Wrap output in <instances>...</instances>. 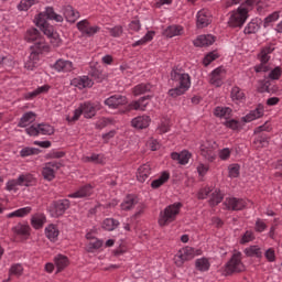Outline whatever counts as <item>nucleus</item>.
I'll use <instances>...</instances> for the list:
<instances>
[{
  "instance_id": "6",
  "label": "nucleus",
  "mask_w": 282,
  "mask_h": 282,
  "mask_svg": "<svg viewBox=\"0 0 282 282\" xmlns=\"http://www.w3.org/2000/svg\"><path fill=\"white\" fill-rule=\"evenodd\" d=\"M246 270V265L241 262V252H236L232 254L231 259L227 262L225 272L228 276L230 274H239V272H243Z\"/></svg>"
},
{
  "instance_id": "31",
  "label": "nucleus",
  "mask_w": 282,
  "mask_h": 282,
  "mask_svg": "<svg viewBox=\"0 0 282 282\" xmlns=\"http://www.w3.org/2000/svg\"><path fill=\"white\" fill-rule=\"evenodd\" d=\"M195 268L198 272H208L210 270V261L207 258H200L195 261Z\"/></svg>"
},
{
  "instance_id": "43",
  "label": "nucleus",
  "mask_w": 282,
  "mask_h": 282,
  "mask_svg": "<svg viewBox=\"0 0 282 282\" xmlns=\"http://www.w3.org/2000/svg\"><path fill=\"white\" fill-rule=\"evenodd\" d=\"M39 153H41V150L39 148L26 147L20 151V156L30 158V155H39Z\"/></svg>"
},
{
  "instance_id": "21",
  "label": "nucleus",
  "mask_w": 282,
  "mask_h": 282,
  "mask_svg": "<svg viewBox=\"0 0 282 282\" xmlns=\"http://www.w3.org/2000/svg\"><path fill=\"white\" fill-rule=\"evenodd\" d=\"M34 120H36V113H34L33 111H29L25 112L19 123L18 127H20L21 129H25V127H28L29 124H32V122H34Z\"/></svg>"
},
{
  "instance_id": "19",
  "label": "nucleus",
  "mask_w": 282,
  "mask_h": 282,
  "mask_svg": "<svg viewBox=\"0 0 282 282\" xmlns=\"http://www.w3.org/2000/svg\"><path fill=\"white\" fill-rule=\"evenodd\" d=\"M64 17L68 23H76V20L80 19V13L74 10V7L66 6L64 7Z\"/></svg>"
},
{
  "instance_id": "46",
  "label": "nucleus",
  "mask_w": 282,
  "mask_h": 282,
  "mask_svg": "<svg viewBox=\"0 0 282 282\" xmlns=\"http://www.w3.org/2000/svg\"><path fill=\"white\" fill-rule=\"evenodd\" d=\"M9 274L11 276H21L23 274V265H21V263H15L11 265Z\"/></svg>"
},
{
  "instance_id": "39",
  "label": "nucleus",
  "mask_w": 282,
  "mask_h": 282,
  "mask_svg": "<svg viewBox=\"0 0 282 282\" xmlns=\"http://www.w3.org/2000/svg\"><path fill=\"white\" fill-rule=\"evenodd\" d=\"M183 30L181 25H171L166 29L165 33L169 39H173V36H180Z\"/></svg>"
},
{
  "instance_id": "37",
  "label": "nucleus",
  "mask_w": 282,
  "mask_h": 282,
  "mask_svg": "<svg viewBox=\"0 0 282 282\" xmlns=\"http://www.w3.org/2000/svg\"><path fill=\"white\" fill-rule=\"evenodd\" d=\"M46 91H50V86L48 85H44L41 87H37L35 90L28 93L25 95V98L28 100L32 99V98H36V96L41 95V94H46Z\"/></svg>"
},
{
  "instance_id": "52",
  "label": "nucleus",
  "mask_w": 282,
  "mask_h": 282,
  "mask_svg": "<svg viewBox=\"0 0 282 282\" xmlns=\"http://www.w3.org/2000/svg\"><path fill=\"white\" fill-rule=\"evenodd\" d=\"M84 162H93L94 164H102V158L100 154H91L90 156H84Z\"/></svg>"
},
{
  "instance_id": "9",
  "label": "nucleus",
  "mask_w": 282,
  "mask_h": 282,
  "mask_svg": "<svg viewBox=\"0 0 282 282\" xmlns=\"http://www.w3.org/2000/svg\"><path fill=\"white\" fill-rule=\"evenodd\" d=\"M215 149H217V143L212 140H206L200 144V155H203L205 160H208V162H215V158H217Z\"/></svg>"
},
{
  "instance_id": "24",
  "label": "nucleus",
  "mask_w": 282,
  "mask_h": 282,
  "mask_svg": "<svg viewBox=\"0 0 282 282\" xmlns=\"http://www.w3.org/2000/svg\"><path fill=\"white\" fill-rule=\"evenodd\" d=\"M54 261H55V265L57 268V272H63V270H65V268H67V265H69V259L67 258V256L57 254L54 258Z\"/></svg>"
},
{
  "instance_id": "23",
  "label": "nucleus",
  "mask_w": 282,
  "mask_h": 282,
  "mask_svg": "<svg viewBox=\"0 0 282 282\" xmlns=\"http://www.w3.org/2000/svg\"><path fill=\"white\" fill-rule=\"evenodd\" d=\"M12 232L18 237H30V225L19 223L17 226L12 227Z\"/></svg>"
},
{
  "instance_id": "38",
  "label": "nucleus",
  "mask_w": 282,
  "mask_h": 282,
  "mask_svg": "<svg viewBox=\"0 0 282 282\" xmlns=\"http://www.w3.org/2000/svg\"><path fill=\"white\" fill-rule=\"evenodd\" d=\"M245 254L247 257H257V259H261V248H259L258 246H250L245 249Z\"/></svg>"
},
{
  "instance_id": "2",
  "label": "nucleus",
  "mask_w": 282,
  "mask_h": 282,
  "mask_svg": "<svg viewBox=\"0 0 282 282\" xmlns=\"http://www.w3.org/2000/svg\"><path fill=\"white\" fill-rule=\"evenodd\" d=\"M56 15V12H54V8L47 7L45 10V13H40L37 15L35 25L36 28H40V30L45 34L46 36H54V28L47 23L46 19H50L51 21Z\"/></svg>"
},
{
  "instance_id": "1",
  "label": "nucleus",
  "mask_w": 282,
  "mask_h": 282,
  "mask_svg": "<svg viewBox=\"0 0 282 282\" xmlns=\"http://www.w3.org/2000/svg\"><path fill=\"white\" fill-rule=\"evenodd\" d=\"M171 80L178 83V87L169 90V96L171 98H177L178 96H184L186 91L191 88V76L186 73H181L180 69L173 68L171 72Z\"/></svg>"
},
{
  "instance_id": "11",
  "label": "nucleus",
  "mask_w": 282,
  "mask_h": 282,
  "mask_svg": "<svg viewBox=\"0 0 282 282\" xmlns=\"http://www.w3.org/2000/svg\"><path fill=\"white\" fill-rule=\"evenodd\" d=\"M77 30L86 34V36H94V34H98L100 32L99 26H89V21L82 20L77 23Z\"/></svg>"
},
{
  "instance_id": "59",
  "label": "nucleus",
  "mask_w": 282,
  "mask_h": 282,
  "mask_svg": "<svg viewBox=\"0 0 282 282\" xmlns=\"http://www.w3.org/2000/svg\"><path fill=\"white\" fill-rule=\"evenodd\" d=\"M80 116H83V109L79 107V108L75 109L74 116L67 117L66 120H67V122H76L79 120Z\"/></svg>"
},
{
  "instance_id": "15",
  "label": "nucleus",
  "mask_w": 282,
  "mask_h": 282,
  "mask_svg": "<svg viewBox=\"0 0 282 282\" xmlns=\"http://www.w3.org/2000/svg\"><path fill=\"white\" fill-rule=\"evenodd\" d=\"M213 20L210 19V14L206 10H200L197 13V19H196V25L198 29H204L208 28Z\"/></svg>"
},
{
  "instance_id": "35",
  "label": "nucleus",
  "mask_w": 282,
  "mask_h": 282,
  "mask_svg": "<svg viewBox=\"0 0 282 282\" xmlns=\"http://www.w3.org/2000/svg\"><path fill=\"white\" fill-rule=\"evenodd\" d=\"M120 226V221L113 218H106L102 223L104 230H108L111 232V230H116Z\"/></svg>"
},
{
  "instance_id": "53",
  "label": "nucleus",
  "mask_w": 282,
  "mask_h": 282,
  "mask_svg": "<svg viewBox=\"0 0 282 282\" xmlns=\"http://www.w3.org/2000/svg\"><path fill=\"white\" fill-rule=\"evenodd\" d=\"M270 80H261L260 86L258 87L259 94H270Z\"/></svg>"
},
{
  "instance_id": "63",
  "label": "nucleus",
  "mask_w": 282,
  "mask_h": 282,
  "mask_svg": "<svg viewBox=\"0 0 282 282\" xmlns=\"http://www.w3.org/2000/svg\"><path fill=\"white\" fill-rule=\"evenodd\" d=\"M270 138H268L265 134H261L256 140V144H260V147H268Z\"/></svg>"
},
{
  "instance_id": "8",
  "label": "nucleus",
  "mask_w": 282,
  "mask_h": 282,
  "mask_svg": "<svg viewBox=\"0 0 282 282\" xmlns=\"http://www.w3.org/2000/svg\"><path fill=\"white\" fill-rule=\"evenodd\" d=\"M34 176L32 174H22L17 180H11L7 183V191H14L17 186H32Z\"/></svg>"
},
{
  "instance_id": "20",
  "label": "nucleus",
  "mask_w": 282,
  "mask_h": 282,
  "mask_svg": "<svg viewBox=\"0 0 282 282\" xmlns=\"http://www.w3.org/2000/svg\"><path fill=\"white\" fill-rule=\"evenodd\" d=\"M151 123V117L149 116H140L132 119L131 124L134 129H147Z\"/></svg>"
},
{
  "instance_id": "13",
  "label": "nucleus",
  "mask_w": 282,
  "mask_h": 282,
  "mask_svg": "<svg viewBox=\"0 0 282 282\" xmlns=\"http://www.w3.org/2000/svg\"><path fill=\"white\" fill-rule=\"evenodd\" d=\"M227 210H243L246 206V200L241 198H226L224 202Z\"/></svg>"
},
{
  "instance_id": "18",
  "label": "nucleus",
  "mask_w": 282,
  "mask_h": 282,
  "mask_svg": "<svg viewBox=\"0 0 282 282\" xmlns=\"http://www.w3.org/2000/svg\"><path fill=\"white\" fill-rule=\"evenodd\" d=\"M43 50H45V43H43V41H37L34 46L31 47L29 61H34L35 63H39V56L40 54H43Z\"/></svg>"
},
{
  "instance_id": "5",
  "label": "nucleus",
  "mask_w": 282,
  "mask_h": 282,
  "mask_svg": "<svg viewBox=\"0 0 282 282\" xmlns=\"http://www.w3.org/2000/svg\"><path fill=\"white\" fill-rule=\"evenodd\" d=\"M248 21V9L239 7L236 11H232L228 21L229 28H243V24Z\"/></svg>"
},
{
  "instance_id": "30",
  "label": "nucleus",
  "mask_w": 282,
  "mask_h": 282,
  "mask_svg": "<svg viewBox=\"0 0 282 282\" xmlns=\"http://www.w3.org/2000/svg\"><path fill=\"white\" fill-rule=\"evenodd\" d=\"M79 107L85 118H94V116H96V107H94L90 102H86Z\"/></svg>"
},
{
  "instance_id": "22",
  "label": "nucleus",
  "mask_w": 282,
  "mask_h": 282,
  "mask_svg": "<svg viewBox=\"0 0 282 282\" xmlns=\"http://www.w3.org/2000/svg\"><path fill=\"white\" fill-rule=\"evenodd\" d=\"M54 68L56 72H72V69H74V64L70 61L58 59L54 64Z\"/></svg>"
},
{
  "instance_id": "16",
  "label": "nucleus",
  "mask_w": 282,
  "mask_h": 282,
  "mask_svg": "<svg viewBox=\"0 0 282 282\" xmlns=\"http://www.w3.org/2000/svg\"><path fill=\"white\" fill-rule=\"evenodd\" d=\"M150 175H151V165H149V163H145L138 169L137 180L142 184H144V182H149L151 180Z\"/></svg>"
},
{
  "instance_id": "29",
  "label": "nucleus",
  "mask_w": 282,
  "mask_h": 282,
  "mask_svg": "<svg viewBox=\"0 0 282 282\" xmlns=\"http://www.w3.org/2000/svg\"><path fill=\"white\" fill-rule=\"evenodd\" d=\"M171 178V174L169 172H162L161 176L151 183L152 188H160V186H164L166 182Z\"/></svg>"
},
{
  "instance_id": "60",
  "label": "nucleus",
  "mask_w": 282,
  "mask_h": 282,
  "mask_svg": "<svg viewBox=\"0 0 282 282\" xmlns=\"http://www.w3.org/2000/svg\"><path fill=\"white\" fill-rule=\"evenodd\" d=\"M225 127H227V129H232V131H237V129H239V121L231 119V120H227L224 122Z\"/></svg>"
},
{
  "instance_id": "42",
  "label": "nucleus",
  "mask_w": 282,
  "mask_h": 282,
  "mask_svg": "<svg viewBox=\"0 0 282 282\" xmlns=\"http://www.w3.org/2000/svg\"><path fill=\"white\" fill-rule=\"evenodd\" d=\"M151 84H139L133 88L134 96H142L147 91H151Z\"/></svg>"
},
{
  "instance_id": "58",
  "label": "nucleus",
  "mask_w": 282,
  "mask_h": 282,
  "mask_svg": "<svg viewBox=\"0 0 282 282\" xmlns=\"http://www.w3.org/2000/svg\"><path fill=\"white\" fill-rule=\"evenodd\" d=\"M191 153L188 151H183L180 154V160H178V164H188V161L191 160Z\"/></svg>"
},
{
  "instance_id": "48",
  "label": "nucleus",
  "mask_w": 282,
  "mask_h": 282,
  "mask_svg": "<svg viewBox=\"0 0 282 282\" xmlns=\"http://www.w3.org/2000/svg\"><path fill=\"white\" fill-rule=\"evenodd\" d=\"M274 21H279V11H274L264 19L263 28H269L270 23H274Z\"/></svg>"
},
{
  "instance_id": "4",
  "label": "nucleus",
  "mask_w": 282,
  "mask_h": 282,
  "mask_svg": "<svg viewBox=\"0 0 282 282\" xmlns=\"http://www.w3.org/2000/svg\"><path fill=\"white\" fill-rule=\"evenodd\" d=\"M199 254H202V249L185 247L175 254L174 263L177 268H182L185 261H191L192 259H195V257H199Z\"/></svg>"
},
{
  "instance_id": "44",
  "label": "nucleus",
  "mask_w": 282,
  "mask_h": 282,
  "mask_svg": "<svg viewBox=\"0 0 282 282\" xmlns=\"http://www.w3.org/2000/svg\"><path fill=\"white\" fill-rule=\"evenodd\" d=\"M259 23L254 20H252L251 22H249L247 24V26L245 28L243 33L245 34H257V32H259Z\"/></svg>"
},
{
  "instance_id": "61",
  "label": "nucleus",
  "mask_w": 282,
  "mask_h": 282,
  "mask_svg": "<svg viewBox=\"0 0 282 282\" xmlns=\"http://www.w3.org/2000/svg\"><path fill=\"white\" fill-rule=\"evenodd\" d=\"M264 257H265L267 261H269L270 263L276 261V256H275L274 250L272 248H269L264 252Z\"/></svg>"
},
{
  "instance_id": "17",
  "label": "nucleus",
  "mask_w": 282,
  "mask_h": 282,
  "mask_svg": "<svg viewBox=\"0 0 282 282\" xmlns=\"http://www.w3.org/2000/svg\"><path fill=\"white\" fill-rule=\"evenodd\" d=\"M217 37L215 35H199L195 41L194 45L195 47H208L215 43Z\"/></svg>"
},
{
  "instance_id": "62",
  "label": "nucleus",
  "mask_w": 282,
  "mask_h": 282,
  "mask_svg": "<svg viewBox=\"0 0 282 282\" xmlns=\"http://www.w3.org/2000/svg\"><path fill=\"white\" fill-rule=\"evenodd\" d=\"M48 160H61V158H65V152L63 151H53L47 154Z\"/></svg>"
},
{
  "instance_id": "40",
  "label": "nucleus",
  "mask_w": 282,
  "mask_h": 282,
  "mask_svg": "<svg viewBox=\"0 0 282 282\" xmlns=\"http://www.w3.org/2000/svg\"><path fill=\"white\" fill-rule=\"evenodd\" d=\"M37 129L41 135H54V127L47 123H39Z\"/></svg>"
},
{
  "instance_id": "36",
  "label": "nucleus",
  "mask_w": 282,
  "mask_h": 282,
  "mask_svg": "<svg viewBox=\"0 0 282 282\" xmlns=\"http://www.w3.org/2000/svg\"><path fill=\"white\" fill-rule=\"evenodd\" d=\"M32 213V207L20 208L13 213L7 215L8 219H12V217H25Z\"/></svg>"
},
{
  "instance_id": "32",
  "label": "nucleus",
  "mask_w": 282,
  "mask_h": 282,
  "mask_svg": "<svg viewBox=\"0 0 282 282\" xmlns=\"http://www.w3.org/2000/svg\"><path fill=\"white\" fill-rule=\"evenodd\" d=\"M45 235L47 239H50V241H56L59 235V231H58V228H56V225H53V224L48 225L45 228Z\"/></svg>"
},
{
  "instance_id": "55",
  "label": "nucleus",
  "mask_w": 282,
  "mask_h": 282,
  "mask_svg": "<svg viewBox=\"0 0 282 282\" xmlns=\"http://www.w3.org/2000/svg\"><path fill=\"white\" fill-rule=\"evenodd\" d=\"M241 166L239 164H230L228 167L229 177H239V171Z\"/></svg>"
},
{
  "instance_id": "64",
  "label": "nucleus",
  "mask_w": 282,
  "mask_h": 282,
  "mask_svg": "<svg viewBox=\"0 0 282 282\" xmlns=\"http://www.w3.org/2000/svg\"><path fill=\"white\" fill-rule=\"evenodd\" d=\"M210 195V187L202 188L197 194V199H206Z\"/></svg>"
},
{
  "instance_id": "50",
  "label": "nucleus",
  "mask_w": 282,
  "mask_h": 282,
  "mask_svg": "<svg viewBox=\"0 0 282 282\" xmlns=\"http://www.w3.org/2000/svg\"><path fill=\"white\" fill-rule=\"evenodd\" d=\"M231 98L232 100H243V98H246V94H243L239 87L235 86L231 89Z\"/></svg>"
},
{
  "instance_id": "34",
  "label": "nucleus",
  "mask_w": 282,
  "mask_h": 282,
  "mask_svg": "<svg viewBox=\"0 0 282 282\" xmlns=\"http://www.w3.org/2000/svg\"><path fill=\"white\" fill-rule=\"evenodd\" d=\"M138 204L135 197L128 195L124 200L121 203L122 210H131Z\"/></svg>"
},
{
  "instance_id": "25",
  "label": "nucleus",
  "mask_w": 282,
  "mask_h": 282,
  "mask_svg": "<svg viewBox=\"0 0 282 282\" xmlns=\"http://www.w3.org/2000/svg\"><path fill=\"white\" fill-rule=\"evenodd\" d=\"M145 100H151V96H143L139 100L132 102L130 105L131 109H134L135 111H144V109H147V106L149 105V102H145Z\"/></svg>"
},
{
  "instance_id": "54",
  "label": "nucleus",
  "mask_w": 282,
  "mask_h": 282,
  "mask_svg": "<svg viewBox=\"0 0 282 282\" xmlns=\"http://www.w3.org/2000/svg\"><path fill=\"white\" fill-rule=\"evenodd\" d=\"M122 32H123L122 25H117L109 29V34L110 36H113V39H118L122 36Z\"/></svg>"
},
{
  "instance_id": "12",
  "label": "nucleus",
  "mask_w": 282,
  "mask_h": 282,
  "mask_svg": "<svg viewBox=\"0 0 282 282\" xmlns=\"http://www.w3.org/2000/svg\"><path fill=\"white\" fill-rule=\"evenodd\" d=\"M265 113V107L263 104H259L254 110H251L247 116L242 117V122H252L259 118H263Z\"/></svg>"
},
{
  "instance_id": "26",
  "label": "nucleus",
  "mask_w": 282,
  "mask_h": 282,
  "mask_svg": "<svg viewBox=\"0 0 282 282\" xmlns=\"http://www.w3.org/2000/svg\"><path fill=\"white\" fill-rule=\"evenodd\" d=\"M73 85L75 87H79V89H83L85 87H94V80H91L88 76H84L80 78H75L73 80Z\"/></svg>"
},
{
  "instance_id": "3",
  "label": "nucleus",
  "mask_w": 282,
  "mask_h": 282,
  "mask_svg": "<svg viewBox=\"0 0 282 282\" xmlns=\"http://www.w3.org/2000/svg\"><path fill=\"white\" fill-rule=\"evenodd\" d=\"M182 208V203H174L169 205L163 212L160 213L159 225L161 227L169 226L172 221H175L177 215H180V209Z\"/></svg>"
},
{
  "instance_id": "57",
  "label": "nucleus",
  "mask_w": 282,
  "mask_h": 282,
  "mask_svg": "<svg viewBox=\"0 0 282 282\" xmlns=\"http://www.w3.org/2000/svg\"><path fill=\"white\" fill-rule=\"evenodd\" d=\"M281 74H282V70H281V67H275L273 68L270 73H269V78L271 80H279V78H281Z\"/></svg>"
},
{
  "instance_id": "33",
  "label": "nucleus",
  "mask_w": 282,
  "mask_h": 282,
  "mask_svg": "<svg viewBox=\"0 0 282 282\" xmlns=\"http://www.w3.org/2000/svg\"><path fill=\"white\" fill-rule=\"evenodd\" d=\"M224 202V194H221L220 189H215L212 193V197L209 199V206L215 207L218 206V204H221Z\"/></svg>"
},
{
  "instance_id": "45",
  "label": "nucleus",
  "mask_w": 282,
  "mask_h": 282,
  "mask_svg": "<svg viewBox=\"0 0 282 282\" xmlns=\"http://www.w3.org/2000/svg\"><path fill=\"white\" fill-rule=\"evenodd\" d=\"M39 36H41V32H39V29L32 28L26 31L25 40L29 42L39 41Z\"/></svg>"
},
{
  "instance_id": "7",
  "label": "nucleus",
  "mask_w": 282,
  "mask_h": 282,
  "mask_svg": "<svg viewBox=\"0 0 282 282\" xmlns=\"http://www.w3.org/2000/svg\"><path fill=\"white\" fill-rule=\"evenodd\" d=\"M69 206H72V203L69 199H58L54 200L50 207L48 210L51 213V217H63L65 215L66 210H68Z\"/></svg>"
},
{
  "instance_id": "41",
  "label": "nucleus",
  "mask_w": 282,
  "mask_h": 282,
  "mask_svg": "<svg viewBox=\"0 0 282 282\" xmlns=\"http://www.w3.org/2000/svg\"><path fill=\"white\" fill-rule=\"evenodd\" d=\"M230 113H232V109L228 108V107H216L214 110V116H216V118H226L227 116L229 117Z\"/></svg>"
},
{
  "instance_id": "10",
  "label": "nucleus",
  "mask_w": 282,
  "mask_h": 282,
  "mask_svg": "<svg viewBox=\"0 0 282 282\" xmlns=\"http://www.w3.org/2000/svg\"><path fill=\"white\" fill-rule=\"evenodd\" d=\"M91 195H94V186L86 184L79 187L75 193L69 194L68 197L83 199L85 197H91Z\"/></svg>"
},
{
  "instance_id": "47",
  "label": "nucleus",
  "mask_w": 282,
  "mask_h": 282,
  "mask_svg": "<svg viewBox=\"0 0 282 282\" xmlns=\"http://www.w3.org/2000/svg\"><path fill=\"white\" fill-rule=\"evenodd\" d=\"M42 175L44 180H47V182H52L54 177H56V172L50 167H46V165L42 170Z\"/></svg>"
},
{
  "instance_id": "51",
  "label": "nucleus",
  "mask_w": 282,
  "mask_h": 282,
  "mask_svg": "<svg viewBox=\"0 0 282 282\" xmlns=\"http://www.w3.org/2000/svg\"><path fill=\"white\" fill-rule=\"evenodd\" d=\"M217 58H219V55H217V53L215 52H210L204 57L203 65H205V67H208V65L213 63V61H217Z\"/></svg>"
},
{
  "instance_id": "49",
  "label": "nucleus",
  "mask_w": 282,
  "mask_h": 282,
  "mask_svg": "<svg viewBox=\"0 0 282 282\" xmlns=\"http://www.w3.org/2000/svg\"><path fill=\"white\" fill-rule=\"evenodd\" d=\"M102 248V241L95 238L87 245V252H94V250H100Z\"/></svg>"
},
{
  "instance_id": "14",
  "label": "nucleus",
  "mask_w": 282,
  "mask_h": 282,
  "mask_svg": "<svg viewBox=\"0 0 282 282\" xmlns=\"http://www.w3.org/2000/svg\"><path fill=\"white\" fill-rule=\"evenodd\" d=\"M105 105L110 109H118L122 105H127V97L122 95H115L105 100Z\"/></svg>"
},
{
  "instance_id": "28",
  "label": "nucleus",
  "mask_w": 282,
  "mask_h": 282,
  "mask_svg": "<svg viewBox=\"0 0 282 282\" xmlns=\"http://www.w3.org/2000/svg\"><path fill=\"white\" fill-rule=\"evenodd\" d=\"M47 221V218H45V215L43 214H36L31 218V226L35 228V230H39L43 228V225Z\"/></svg>"
},
{
  "instance_id": "27",
  "label": "nucleus",
  "mask_w": 282,
  "mask_h": 282,
  "mask_svg": "<svg viewBox=\"0 0 282 282\" xmlns=\"http://www.w3.org/2000/svg\"><path fill=\"white\" fill-rule=\"evenodd\" d=\"M90 76L96 83H102V80H107L109 75L100 68H91Z\"/></svg>"
},
{
  "instance_id": "56",
  "label": "nucleus",
  "mask_w": 282,
  "mask_h": 282,
  "mask_svg": "<svg viewBox=\"0 0 282 282\" xmlns=\"http://www.w3.org/2000/svg\"><path fill=\"white\" fill-rule=\"evenodd\" d=\"M250 241H254V234L252 231H246L240 243L243 246L245 243H250Z\"/></svg>"
}]
</instances>
